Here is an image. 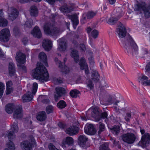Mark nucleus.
<instances>
[{"mask_svg": "<svg viewBox=\"0 0 150 150\" xmlns=\"http://www.w3.org/2000/svg\"><path fill=\"white\" fill-rule=\"evenodd\" d=\"M135 8L137 11H143L145 17H150V4L148 5L145 2H142L137 5Z\"/></svg>", "mask_w": 150, "mask_h": 150, "instance_id": "4", "label": "nucleus"}, {"mask_svg": "<svg viewBox=\"0 0 150 150\" xmlns=\"http://www.w3.org/2000/svg\"><path fill=\"white\" fill-rule=\"evenodd\" d=\"M15 64L12 62H9L8 66L9 74V75L12 76L14 75L16 72Z\"/></svg>", "mask_w": 150, "mask_h": 150, "instance_id": "26", "label": "nucleus"}, {"mask_svg": "<svg viewBox=\"0 0 150 150\" xmlns=\"http://www.w3.org/2000/svg\"><path fill=\"white\" fill-rule=\"evenodd\" d=\"M80 68L83 70L85 69V73L86 74H88L89 73V70L88 69V65L86 63L85 59L84 58H82L81 59L79 62Z\"/></svg>", "mask_w": 150, "mask_h": 150, "instance_id": "16", "label": "nucleus"}, {"mask_svg": "<svg viewBox=\"0 0 150 150\" xmlns=\"http://www.w3.org/2000/svg\"><path fill=\"white\" fill-rule=\"evenodd\" d=\"M116 33L119 37L122 38L125 37L127 33V31L125 27L120 22H119V25L116 28Z\"/></svg>", "mask_w": 150, "mask_h": 150, "instance_id": "9", "label": "nucleus"}, {"mask_svg": "<svg viewBox=\"0 0 150 150\" xmlns=\"http://www.w3.org/2000/svg\"><path fill=\"white\" fill-rule=\"evenodd\" d=\"M8 19L13 21L18 17V12L17 9L13 7H9L7 10Z\"/></svg>", "mask_w": 150, "mask_h": 150, "instance_id": "7", "label": "nucleus"}, {"mask_svg": "<svg viewBox=\"0 0 150 150\" xmlns=\"http://www.w3.org/2000/svg\"><path fill=\"white\" fill-rule=\"evenodd\" d=\"M49 100L47 99H44L42 100V102L44 103H47L49 102Z\"/></svg>", "mask_w": 150, "mask_h": 150, "instance_id": "64", "label": "nucleus"}, {"mask_svg": "<svg viewBox=\"0 0 150 150\" xmlns=\"http://www.w3.org/2000/svg\"><path fill=\"white\" fill-rule=\"evenodd\" d=\"M50 4L53 5L56 1H59L61 2L62 1H64V0H45Z\"/></svg>", "mask_w": 150, "mask_h": 150, "instance_id": "54", "label": "nucleus"}, {"mask_svg": "<svg viewBox=\"0 0 150 150\" xmlns=\"http://www.w3.org/2000/svg\"><path fill=\"white\" fill-rule=\"evenodd\" d=\"M22 116L23 110L22 108L19 107L16 108L13 114V118H14L19 119L21 118Z\"/></svg>", "mask_w": 150, "mask_h": 150, "instance_id": "23", "label": "nucleus"}, {"mask_svg": "<svg viewBox=\"0 0 150 150\" xmlns=\"http://www.w3.org/2000/svg\"><path fill=\"white\" fill-rule=\"evenodd\" d=\"M12 85V82L11 81H8L6 83V87H10Z\"/></svg>", "mask_w": 150, "mask_h": 150, "instance_id": "63", "label": "nucleus"}, {"mask_svg": "<svg viewBox=\"0 0 150 150\" xmlns=\"http://www.w3.org/2000/svg\"><path fill=\"white\" fill-rule=\"evenodd\" d=\"M30 139L31 143L28 141H24L21 143V146L23 150H31L33 145L35 144V141L33 137H32Z\"/></svg>", "mask_w": 150, "mask_h": 150, "instance_id": "10", "label": "nucleus"}, {"mask_svg": "<svg viewBox=\"0 0 150 150\" xmlns=\"http://www.w3.org/2000/svg\"><path fill=\"white\" fill-rule=\"evenodd\" d=\"M99 127V130L98 132L99 135L102 132H103L105 130V126L104 124L101 122H99L98 124L97 125Z\"/></svg>", "mask_w": 150, "mask_h": 150, "instance_id": "39", "label": "nucleus"}, {"mask_svg": "<svg viewBox=\"0 0 150 150\" xmlns=\"http://www.w3.org/2000/svg\"><path fill=\"white\" fill-rule=\"evenodd\" d=\"M15 135L13 131H11L8 133V137L9 142L7 143L8 148L6 149L5 150H14L15 147L13 143L11 141L15 138Z\"/></svg>", "mask_w": 150, "mask_h": 150, "instance_id": "11", "label": "nucleus"}, {"mask_svg": "<svg viewBox=\"0 0 150 150\" xmlns=\"http://www.w3.org/2000/svg\"><path fill=\"white\" fill-rule=\"evenodd\" d=\"M44 30L46 34L52 35H56L60 33L59 28L52 25H45Z\"/></svg>", "mask_w": 150, "mask_h": 150, "instance_id": "5", "label": "nucleus"}, {"mask_svg": "<svg viewBox=\"0 0 150 150\" xmlns=\"http://www.w3.org/2000/svg\"><path fill=\"white\" fill-rule=\"evenodd\" d=\"M84 131L87 134L93 135L96 133V131L92 124H89L84 128Z\"/></svg>", "mask_w": 150, "mask_h": 150, "instance_id": "19", "label": "nucleus"}, {"mask_svg": "<svg viewBox=\"0 0 150 150\" xmlns=\"http://www.w3.org/2000/svg\"><path fill=\"white\" fill-rule=\"evenodd\" d=\"M91 79L94 82H97L99 81L100 76L98 72L95 70H92L91 76Z\"/></svg>", "mask_w": 150, "mask_h": 150, "instance_id": "25", "label": "nucleus"}, {"mask_svg": "<svg viewBox=\"0 0 150 150\" xmlns=\"http://www.w3.org/2000/svg\"><path fill=\"white\" fill-rule=\"evenodd\" d=\"M46 111L48 114L52 112L53 111V107L51 105L47 106L46 108Z\"/></svg>", "mask_w": 150, "mask_h": 150, "instance_id": "49", "label": "nucleus"}, {"mask_svg": "<svg viewBox=\"0 0 150 150\" xmlns=\"http://www.w3.org/2000/svg\"><path fill=\"white\" fill-rule=\"evenodd\" d=\"M145 69L146 71L150 72V62L146 65Z\"/></svg>", "mask_w": 150, "mask_h": 150, "instance_id": "60", "label": "nucleus"}, {"mask_svg": "<svg viewBox=\"0 0 150 150\" xmlns=\"http://www.w3.org/2000/svg\"><path fill=\"white\" fill-rule=\"evenodd\" d=\"M37 66L33 73V76L41 82L47 81L49 76L46 68L41 63H38Z\"/></svg>", "mask_w": 150, "mask_h": 150, "instance_id": "1", "label": "nucleus"}, {"mask_svg": "<svg viewBox=\"0 0 150 150\" xmlns=\"http://www.w3.org/2000/svg\"><path fill=\"white\" fill-rule=\"evenodd\" d=\"M59 45L57 50L60 51H64L67 47L66 40L64 38H61L58 40Z\"/></svg>", "mask_w": 150, "mask_h": 150, "instance_id": "21", "label": "nucleus"}, {"mask_svg": "<svg viewBox=\"0 0 150 150\" xmlns=\"http://www.w3.org/2000/svg\"><path fill=\"white\" fill-rule=\"evenodd\" d=\"M87 86L91 90H92L93 88L94 85L91 80H89L88 81Z\"/></svg>", "mask_w": 150, "mask_h": 150, "instance_id": "55", "label": "nucleus"}, {"mask_svg": "<svg viewBox=\"0 0 150 150\" xmlns=\"http://www.w3.org/2000/svg\"><path fill=\"white\" fill-rule=\"evenodd\" d=\"M30 14L31 16H37L38 14V10L35 6H32L30 8Z\"/></svg>", "mask_w": 150, "mask_h": 150, "instance_id": "34", "label": "nucleus"}, {"mask_svg": "<svg viewBox=\"0 0 150 150\" xmlns=\"http://www.w3.org/2000/svg\"><path fill=\"white\" fill-rule=\"evenodd\" d=\"M71 56L73 58L76 62L77 63L79 61V55L77 50H73L71 52Z\"/></svg>", "mask_w": 150, "mask_h": 150, "instance_id": "33", "label": "nucleus"}, {"mask_svg": "<svg viewBox=\"0 0 150 150\" xmlns=\"http://www.w3.org/2000/svg\"><path fill=\"white\" fill-rule=\"evenodd\" d=\"M17 123H14L13 127H11L12 130L14 131L15 132H17L18 131V128L17 126Z\"/></svg>", "mask_w": 150, "mask_h": 150, "instance_id": "52", "label": "nucleus"}, {"mask_svg": "<svg viewBox=\"0 0 150 150\" xmlns=\"http://www.w3.org/2000/svg\"><path fill=\"white\" fill-rule=\"evenodd\" d=\"M42 46L45 50L49 51L52 47L51 41L48 39H44L42 42Z\"/></svg>", "mask_w": 150, "mask_h": 150, "instance_id": "22", "label": "nucleus"}, {"mask_svg": "<svg viewBox=\"0 0 150 150\" xmlns=\"http://www.w3.org/2000/svg\"><path fill=\"white\" fill-rule=\"evenodd\" d=\"M14 108V106L12 104H8L6 106L5 110L8 113H11L13 111Z\"/></svg>", "mask_w": 150, "mask_h": 150, "instance_id": "35", "label": "nucleus"}, {"mask_svg": "<svg viewBox=\"0 0 150 150\" xmlns=\"http://www.w3.org/2000/svg\"><path fill=\"white\" fill-rule=\"evenodd\" d=\"M74 140L71 137H67L64 139L62 142V146L63 148L66 147V145L69 146H71L73 144Z\"/></svg>", "mask_w": 150, "mask_h": 150, "instance_id": "17", "label": "nucleus"}, {"mask_svg": "<svg viewBox=\"0 0 150 150\" xmlns=\"http://www.w3.org/2000/svg\"><path fill=\"white\" fill-rule=\"evenodd\" d=\"M138 81L142 85L145 86H150V80L146 76L143 75L139 77Z\"/></svg>", "mask_w": 150, "mask_h": 150, "instance_id": "15", "label": "nucleus"}, {"mask_svg": "<svg viewBox=\"0 0 150 150\" xmlns=\"http://www.w3.org/2000/svg\"><path fill=\"white\" fill-rule=\"evenodd\" d=\"M112 133L115 135H117L120 131V127L119 126H114L111 129Z\"/></svg>", "mask_w": 150, "mask_h": 150, "instance_id": "36", "label": "nucleus"}, {"mask_svg": "<svg viewBox=\"0 0 150 150\" xmlns=\"http://www.w3.org/2000/svg\"><path fill=\"white\" fill-rule=\"evenodd\" d=\"M141 144L143 146H146L150 144V134L148 133L144 134L142 137L141 142H140L138 145L141 146Z\"/></svg>", "mask_w": 150, "mask_h": 150, "instance_id": "12", "label": "nucleus"}, {"mask_svg": "<svg viewBox=\"0 0 150 150\" xmlns=\"http://www.w3.org/2000/svg\"><path fill=\"white\" fill-rule=\"evenodd\" d=\"M22 63H18L17 64V66L19 69H22L25 71H26V67L24 65L22 64Z\"/></svg>", "mask_w": 150, "mask_h": 150, "instance_id": "53", "label": "nucleus"}, {"mask_svg": "<svg viewBox=\"0 0 150 150\" xmlns=\"http://www.w3.org/2000/svg\"><path fill=\"white\" fill-rule=\"evenodd\" d=\"M87 15V18L91 19L95 16L96 14V12L90 11L86 13Z\"/></svg>", "mask_w": 150, "mask_h": 150, "instance_id": "41", "label": "nucleus"}, {"mask_svg": "<svg viewBox=\"0 0 150 150\" xmlns=\"http://www.w3.org/2000/svg\"><path fill=\"white\" fill-rule=\"evenodd\" d=\"M118 20V19L113 17H111L108 21L107 23L110 25H113Z\"/></svg>", "mask_w": 150, "mask_h": 150, "instance_id": "42", "label": "nucleus"}, {"mask_svg": "<svg viewBox=\"0 0 150 150\" xmlns=\"http://www.w3.org/2000/svg\"><path fill=\"white\" fill-rule=\"evenodd\" d=\"M14 33L15 35H17L19 33V29L18 28L15 27L13 29Z\"/></svg>", "mask_w": 150, "mask_h": 150, "instance_id": "59", "label": "nucleus"}, {"mask_svg": "<svg viewBox=\"0 0 150 150\" xmlns=\"http://www.w3.org/2000/svg\"><path fill=\"white\" fill-rule=\"evenodd\" d=\"M67 16L69 19H71L73 23L74 26H76L79 24L78 18L76 14L68 15Z\"/></svg>", "mask_w": 150, "mask_h": 150, "instance_id": "29", "label": "nucleus"}, {"mask_svg": "<svg viewBox=\"0 0 150 150\" xmlns=\"http://www.w3.org/2000/svg\"><path fill=\"white\" fill-rule=\"evenodd\" d=\"M100 97L105 98L109 96V95L105 90H103L100 91Z\"/></svg>", "mask_w": 150, "mask_h": 150, "instance_id": "44", "label": "nucleus"}, {"mask_svg": "<svg viewBox=\"0 0 150 150\" xmlns=\"http://www.w3.org/2000/svg\"><path fill=\"white\" fill-rule=\"evenodd\" d=\"M87 15L86 13H83L82 16V18L81 20V23L84 24L87 21Z\"/></svg>", "mask_w": 150, "mask_h": 150, "instance_id": "45", "label": "nucleus"}, {"mask_svg": "<svg viewBox=\"0 0 150 150\" xmlns=\"http://www.w3.org/2000/svg\"><path fill=\"white\" fill-rule=\"evenodd\" d=\"M67 105L66 102L64 100L60 101L57 103V107L59 108L63 109L66 107Z\"/></svg>", "mask_w": 150, "mask_h": 150, "instance_id": "40", "label": "nucleus"}, {"mask_svg": "<svg viewBox=\"0 0 150 150\" xmlns=\"http://www.w3.org/2000/svg\"><path fill=\"white\" fill-rule=\"evenodd\" d=\"M88 60L89 63L91 65H93L94 64V61L93 57L92 56H91L90 57L88 58Z\"/></svg>", "mask_w": 150, "mask_h": 150, "instance_id": "57", "label": "nucleus"}, {"mask_svg": "<svg viewBox=\"0 0 150 150\" xmlns=\"http://www.w3.org/2000/svg\"><path fill=\"white\" fill-rule=\"evenodd\" d=\"M33 96L30 92L22 96V99L24 102H28L31 101L33 98Z\"/></svg>", "mask_w": 150, "mask_h": 150, "instance_id": "27", "label": "nucleus"}, {"mask_svg": "<svg viewBox=\"0 0 150 150\" xmlns=\"http://www.w3.org/2000/svg\"><path fill=\"white\" fill-rule=\"evenodd\" d=\"M80 93V92L76 89H74L71 90L69 93L70 96L74 98H76L77 97L78 94Z\"/></svg>", "mask_w": 150, "mask_h": 150, "instance_id": "37", "label": "nucleus"}, {"mask_svg": "<svg viewBox=\"0 0 150 150\" xmlns=\"http://www.w3.org/2000/svg\"><path fill=\"white\" fill-rule=\"evenodd\" d=\"M56 92H54V96L55 99L56 101L58 100V98L61 97L66 93V91L64 88L57 87L56 88Z\"/></svg>", "mask_w": 150, "mask_h": 150, "instance_id": "13", "label": "nucleus"}, {"mask_svg": "<svg viewBox=\"0 0 150 150\" xmlns=\"http://www.w3.org/2000/svg\"><path fill=\"white\" fill-rule=\"evenodd\" d=\"M5 86L4 84L0 82V98L2 97L3 93V90L4 89Z\"/></svg>", "mask_w": 150, "mask_h": 150, "instance_id": "48", "label": "nucleus"}, {"mask_svg": "<svg viewBox=\"0 0 150 150\" xmlns=\"http://www.w3.org/2000/svg\"><path fill=\"white\" fill-rule=\"evenodd\" d=\"M22 41L23 43L25 45L27 43L28 40L26 38H23Z\"/></svg>", "mask_w": 150, "mask_h": 150, "instance_id": "61", "label": "nucleus"}, {"mask_svg": "<svg viewBox=\"0 0 150 150\" xmlns=\"http://www.w3.org/2000/svg\"><path fill=\"white\" fill-rule=\"evenodd\" d=\"M10 36L9 30L7 28L3 29L0 31V40L4 42H8Z\"/></svg>", "mask_w": 150, "mask_h": 150, "instance_id": "6", "label": "nucleus"}, {"mask_svg": "<svg viewBox=\"0 0 150 150\" xmlns=\"http://www.w3.org/2000/svg\"><path fill=\"white\" fill-rule=\"evenodd\" d=\"M13 91V89L12 88L6 87V94L8 95L10 94Z\"/></svg>", "mask_w": 150, "mask_h": 150, "instance_id": "58", "label": "nucleus"}, {"mask_svg": "<svg viewBox=\"0 0 150 150\" xmlns=\"http://www.w3.org/2000/svg\"><path fill=\"white\" fill-rule=\"evenodd\" d=\"M125 48L128 53L136 51L138 50V47L132 38L129 35L125 38L124 42Z\"/></svg>", "mask_w": 150, "mask_h": 150, "instance_id": "2", "label": "nucleus"}, {"mask_svg": "<svg viewBox=\"0 0 150 150\" xmlns=\"http://www.w3.org/2000/svg\"><path fill=\"white\" fill-rule=\"evenodd\" d=\"M37 119L40 121H43L46 118V115L45 111L39 112L37 117Z\"/></svg>", "mask_w": 150, "mask_h": 150, "instance_id": "32", "label": "nucleus"}, {"mask_svg": "<svg viewBox=\"0 0 150 150\" xmlns=\"http://www.w3.org/2000/svg\"><path fill=\"white\" fill-rule=\"evenodd\" d=\"M58 126L61 128L64 129L65 127V125L62 122H59L58 124Z\"/></svg>", "mask_w": 150, "mask_h": 150, "instance_id": "62", "label": "nucleus"}, {"mask_svg": "<svg viewBox=\"0 0 150 150\" xmlns=\"http://www.w3.org/2000/svg\"><path fill=\"white\" fill-rule=\"evenodd\" d=\"M38 84L36 82H35L33 84L32 91L33 94L35 95L36 93L38 88Z\"/></svg>", "mask_w": 150, "mask_h": 150, "instance_id": "47", "label": "nucleus"}, {"mask_svg": "<svg viewBox=\"0 0 150 150\" xmlns=\"http://www.w3.org/2000/svg\"><path fill=\"white\" fill-rule=\"evenodd\" d=\"M99 34L98 31L94 29L91 31V35L94 39H96L98 36Z\"/></svg>", "mask_w": 150, "mask_h": 150, "instance_id": "43", "label": "nucleus"}, {"mask_svg": "<svg viewBox=\"0 0 150 150\" xmlns=\"http://www.w3.org/2000/svg\"><path fill=\"white\" fill-rule=\"evenodd\" d=\"M60 9L62 12L69 13L73 11V8L71 6H69L66 4H65L61 7L60 8Z\"/></svg>", "mask_w": 150, "mask_h": 150, "instance_id": "28", "label": "nucleus"}, {"mask_svg": "<svg viewBox=\"0 0 150 150\" xmlns=\"http://www.w3.org/2000/svg\"><path fill=\"white\" fill-rule=\"evenodd\" d=\"M78 143L80 146L83 147L87 141V138L84 135H80L78 137Z\"/></svg>", "mask_w": 150, "mask_h": 150, "instance_id": "30", "label": "nucleus"}, {"mask_svg": "<svg viewBox=\"0 0 150 150\" xmlns=\"http://www.w3.org/2000/svg\"><path fill=\"white\" fill-rule=\"evenodd\" d=\"M65 132L69 135L72 136L78 133V128L76 126H72L67 129Z\"/></svg>", "mask_w": 150, "mask_h": 150, "instance_id": "20", "label": "nucleus"}, {"mask_svg": "<svg viewBox=\"0 0 150 150\" xmlns=\"http://www.w3.org/2000/svg\"><path fill=\"white\" fill-rule=\"evenodd\" d=\"M48 148L50 150H61L57 149L52 143H50L49 144Z\"/></svg>", "mask_w": 150, "mask_h": 150, "instance_id": "51", "label": "nucleus"}, {"mask_svg": "<svg viewBox=\"0 0 150 150\" xmlns=\"http://www.w3.org/2000/svg\"><path fill=\"white\" fill-rule=\"evenodd\" d=\"M39 57L40 60L45 63V66L48 67V64L47 62V58L45 53L43 52H40L39 55Z\"/></svg>", "mask_w": 150, "mask_h": 150, "instance_id": "31", "label": "nucleus"}, {"mask_svg": "<svg viewBox=\"0 0 150 150\" xmlns=\"http://www.w3.org/2000/svg\"><path fill=\"white\" fill-rule=\"evenodd\" d=\"M31 33L34 36L38 38H40L42 36L41 32L39 27L36 26L31 31Z\"/></svg>", "mask_w": 150, "mask_h": 150, "instance_id": "24", "label": "nucleus"}, {"mask_svg": "<svg viewBox=\"0 0 150 150\" xmlns=\"http://www.w3.org/2000/svg\"><path fill=\"white\" fill-rule=\"evenodd\" d=\"M131 117V112H128L126 113V115L125 116V119L127 122H129L130 119Z\"/></svg>", "mask_w": 150, "mask_h": 150, "instance_id": "50", "label": "nucleus"}, {"mask_svg": "<svg viewBox=\"0 0 150 150\" xmlns=\"http://www.w3.org/2000/svg\"><path fill=\"white\" fill-rule=\"evenodd\" d=\"M33 25V21L32 20H29L26 22L25 26L28 28H31Z\"/></svg>", "mask_w": 150, "mask_h": 150, "instance_id": "46", "label": "nucleus"}, {"mask_svg": "<svg viewBox=\"0 0 150 150\" xmlns=\"http://www.w3.org/2000/svg\"><path fill=\"white\" fill-rule=\"evenodd\" d=\"M92 110L91 116L95 119L96 121H99L102 118H107L108 114L106 112L102 113V111L97 108H92Z\"/></svg>", "mask_w": 150, "mask_h": 150, "instance_id": "3", "label": "nucleus"}, {"mask_svg": "<svg viewBox=\"0 0 150 150\" xmlns=\"http://www.w3.org/2000/svg\"><path fill=\"white\" fill-rule=\"evenodd\" d=\"M8 24L7 20L3 18H0V27H4L6 26Z\"/></svg>", "mask_w": 150, "mask_h": 150, "instance_id": "38", "label": "nucleus"}, {"mask_svg": "<svg viewBox=\"0 0 150 150\" xmlns=\"http://www.w3.org/2000/svg\"><path fill=\"white\" fill-rule=\"evenodd\" d=\"M16 59L18 63H24L25 62V56L20 52L16 53Z\"/></svg>", "mask_w": 150, "mask_h": 150, "instance_id": "18", "label": "nucleus"}, {"mask_svg": "<svg viewBox=\"0 0 150 150\" xmlns=\"http://www.w3.org/2000/svg\"><path fill=\"white\" fill-rule=\"evenodd\" d=\"M80 50L82 51H85L86 50L85 46L83 44H81L79 45Z\"/></svg>", "mask_w": 150, "mask_h": 150, "instance_id": "56", "label": "nucleus"}, {"mask_svg": "<svg viewBox=\"0 0 150 150\" xmlns=\"http://www.w3.org/2000/svg\"><path fill=\"white\" fill-rule=\"evenodd\" d=\"M54 61L56 64L58 65L59 67L61 68V71L62 72L65 74L69 72V68L65 65H64V67H63L61 62L60 61H59L57 58H55L54 59Z\"/></svg>", "mask_w": 150, "mask_h": 150, "instance_id": "14", "label": "nucleus"}, {"mask_svg": "<svg viewBox=\"0 0 150 150\" xmlns=\"http://www.w3.org/2000/svg\"><path fill=\"white\" fill-rule=\"evenodd\" d=\"M122 137L124 142L129 144L133 143L136 138V137L134 134L129 133L123 134Z\"/></svg>", "mask_w": 150, "mask_h": 150, "instance_id": "8", "label": "nucleus"}]
</instances>
